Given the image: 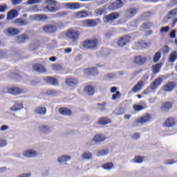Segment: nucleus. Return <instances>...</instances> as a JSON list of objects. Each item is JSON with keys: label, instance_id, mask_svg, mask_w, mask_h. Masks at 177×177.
<instances>
[{"label": "nucleus", "instance_id": "nucleus-1", "mask_svg": "<svg viewBox=\"0 0 177 177\" xmlns=\"http://www.w3.org/2000/svg\"><path fill=\"white\" fill-rule=\"evenodd\" d=\"M99 44V40L97 39H86L83 41L82 46L84 49H95L97 48V45Z\"/></svg>", "mask_w": 177, "mask_h": 177}, {"label": "nucleus", "instance_id": "nucleus-2", "mask_svg": "<svg viewBox=\"0 0 177 177\" xmlns=\"http://www.w3.org/2000/svg\"><path fill=\"white\" fill-rule=\"evenodd\" d=\"M162 84V79L159 77L153 81V82L149 86L144 92L143 95H149V93H151V91H156V88L160 86Z\"/></svg>", "mask_w": 177, "mask_h": 177}, {"label": "nucleus", "instance_id": "nucleus-3", "mask_svg": "<svg viewBox=\"0 0 177 177\" xmlns=\"http://www.w3.org/2000/svg\"><path fill=\"white\" fill-rule=\"evenodd\" d=\"M66 36L69 39H71V41H73V42H75L80 38V31L74 28L69 29L66 32Z\"/></svg>", "mask_w": 177, "mask_h": 177}, {"label": "nucleus", "instance_id": "nucleus-4", "mask_svg": "<svg viewBox=\"0 0 177 177\" xmlns=\"http://www.w3.org/2000/svg\"><path fill=\"white\" fill-rule=\"evenodd\" d=\"M120 17L118 12H113L104 17V23H112L114 20H117Z\"/></svg>", "mask_w": 177, "mask_h": 177}, {"label": "nucleus", "instance_id": "nucleus-5", "mask_svg": "<svg viewBox=\"0 0 177 177\" xmlns=\"http://www.w3.org/2000/svg\"><path fill=\"white\" fill-rule=\"evenodd\" d=\"M65 83L68 86H71L72 88H74L75 86H77L78 85V80L73 77H68L65 79Z\"/></svg>", "mask_w": 177, "mask_h": 177}, {"label": "nucleus", "instance_id": "nucleus-6", "mask_svg": "<svg viewBox=\"0 0 177 177\" xmlns=\"http://www.w3.org/2000/svg\"><path fill=\"white\" fill-rule=\"evenodd\" d=\"M65 6L66 9H69L70 10H77L78 9H81V3L78 2L66 3Z\"/></svg>", "mask_w": 177, "mask_h": 177}, {"label": "nucleus", "instance_id": "nucleus-7", "mask_svg": "<svg viewBox=\"0 0 177 177\" xmlns=\"http://www.w3.org/2000/svg\"><path fill=\"white\" fill-rule=\"evenodd\" d=\"M88 12L86 10L76 12L73 14V17L75 19H85L86 17H88Z\"/></svg>", "mask_w": 177, "mask_h": 177}, {"label": "nucleus", "instance_id": "nucleus-8", "mask_svg": "<svg viewBox=\"0 0 177 177\" xmlns=\"http://www.w3.org/2000/svg\"><path fill=\"white\" fill-rule=\"evenodd\" d=\"M8 93H10L11 95H17L23 93V91L20 89L19 87H10L7 88Z\"/></svg>", "mask_w": 177, "mask_h": 177}, {"label": "nucleus", "instance_id": "nucleus-9", "mask_svg": "<svg viewBox=\"0 0 177 177\" xmlns=\"http://www.w3.org/2000/svg\"><path fill=\"white\" fill-rule=\"evenodd\" d=\"M136 9L135 8H129L124 13V17L127 20H129V19H132L133 16L136 15Z\"/></svg>", "mask_w": 177, "mask_h": 177}, {"label": "nucleus", "instance_id": "nucleus-10", "mask_svg": "<svg viewBox=\"0 0 177 177\" xmlns=\"http://www.w3.org/2000/svg\"><path fill=\"white\" fill-rule=\"evenodd\" d=\"M129 41H131V37L126 35L120 38V39L118 41V46H125L127 44H129Z\"/></svg>", "mask_w": 177, "mask_h": 177}, {"label": "nucleus", "instance_id": "nucleus-11", "mask_svg": "<svg viewBox=\"0 0 177 177\" xmlns=\"http://www.w3.org/2000/svg\"><path fill=\"white\" fill-rule=\"evenodd\" d=\"M175 88H176V84L174 82H169L163 86V91L165 92H171Z\"/></svg>", "mask_w": 177, "mask_h": 177}, {"label": "nucleus", "instance_id": "nucleus-12", "mask_svg": "<svg viewBox=\"0 0 177 177\" xmlns=\"http://www.w3.org/2000/svg\"><path fill=\"white\" fill-rule=\"evenodd\" d=\"M97 26V22L95 20L86 19L82 21L83 27H95Z\"/></svg>", "mask_w": 177, "mask_h": 177}, {"label": "nucleus", "instance_id": "nucleus-13", "mask_svg": "<svg viewBox=\"0 0 177 177\" xmlns=\"http://www.w3.org/2000/svg\"><path fill=\"white\" fill-rule=\"evenodd\" d=\"M84 74L86 75H97V68L94 67L84 69Z\"/></svg>", "mask_w": 177, "mask_h": 177}, {"label": "nucleus", "instance_id": "nucleus-14", "mask_svg": "<svg viewBox=\"0 0 177 177\" xmlns=\"http://www.w3.org/2000/svg\"><path fill=\"white\" fill-rule=\"evenodd\" d=\"M145 86V82L143 81H139L132 88V91L134 92V93H138V92H140V91L142 90V88Z\"/></svg>", "mask_w": 177, "mask_h": 177}, {"label": "nucleus", "instance_id": "nucleus-15", "mask_svg": "<svg viewBox=\"0 0 177 177\" xmlns=\"http://www.w3.org/2000/svg\"><path fill=\"white\" fill-rule=\"evenodd\" d=\"M43 30L45 32H56L57 28L55 25H46Z\"/></svg>", "mask_w": 177, "mask_h": 177}, {"label": "nucleus", "instance_id": "nucleus-16", "mask_svg": "<svg viewBox=\"0 0 177 177\" xmlns=\"http://www.w3.org/2000/svg\"><path fill=\"white\" fill-rule=\"evenodd\" d=\"M151 120V115L149 114L145 115L140 119L137 120L138 124H146V122H149Z\"/></svg>", "mask_w": 177, "mask_h": 177}, {"label": "nucleus", "instance_id": "nucleus-17", "mask_svg": "<svg viewBox=\"0 0 177 177\" xmlns=\"http://www.w3.org/2000/svg\"><path fill=\"white\" fill-rule=\"evenodd\" d=\"M24 106L23 102H15L10 109V111H19L22 110Z\"/></svg>", "mask_w": 177, "mask_h": 177}, {"label": "nucleus", "instance_id": "nucleus-18", "mask_svg": "<svg viewBox=\"0 0 177 177\" xmlns=\"http://www.w3.org/2000/svg\"><path fill=\"white\" fill-rule=\"evenodd\" d=\"M33 70L37 73H46V68L42 64L33 65Z\"/></svg>", "mask_w": 177, "mask_h": 177}, {"label": "nucleus", "instance_id": "nucleus-19", "mask_svg": "<svg viewBox=\"0 0 177 177\" xmlns=\"http://www.w3.org/2000/svg\"><path fill=\"white\" fill-rule=\"evenodd\" d=\"M29 37L26 34H22L17 37V42L18 44H24L27 39H28Z\"/></svg>", "mask_w": 177, "mask_h": 177}, {"label": "nucleus", "instance_id": "nucleus-20", "mask_svg": "<svg viewBox=\"0 0 177 177\" xmlns=\"http://www.w3.org/2000/svg\"><path fill=\"white\" fill-rule=\"evenodd\" d=\"M71 160V156H62L58 158L57 161L59 164H66L68 161Z\"/></svg>", "mask_w": 177, "mask_h": 177}, {"label": "nucleus", "instance_id": "nucleus-21", "mask_svg": "<svg viewBox=\"0 0 177 177\" xmlns=\"http://www.w3.org/2000/svg\"><path fill=\"white\" fill-rule=\"evenodd\" d=\"M39 131L41 133L46 135L50 132V128L46 125H41L39 127Z\"/></svg>", "mask_w": 177, "mask_h": 177}, {"label": "nucleus", "instance_id": "nucleus-22", "mask_svg": "<svg viewBox=\"0 0 177 177\" xmlns=\"http://www.w3.org/2000/svg\"><path fill=\"white\" fill-rule=\"evenodd\" d=\"M134 63L136 64H145L146 63V57L142 56L136 57Z\"/></svg>", "mask_w": 177, "mask_h": 177}, {"label": "nucleus", "instance_id": "nucleus-23", "mask_svg": "<svg viewBox=\"0 0 177 177\" xmlns=\"http://www.w3.org/2000/svg\"><path fill=\"white\" fill-rule=\"evenodd\" d=\"M106 140V136L103 134H97L94 137V141L95 143H100V142H104Z\"/></svg>", "mask_w": 177, "mask_h": 177}, {"label": "nucleus", "instance_id": "nucleus-24", "mask_svg": "<svg viewBox=\"0 0 177 177\" xmlns=\"http://www.w3.org/2000/svg\"><path fill=\"white\" fill-rule=\"evenodd\" d=\"M84 92L88 96H92V95L95 94V88L92 86H87L84 88Z\"/></svg>", "mask_w": 177, "mask_h": 177}, {"label": "nucleus", "instance_id": "nucleus-25", "mask_svg": "<svg viewBox=\"0 0 177 177\" xmlns=\"http://www.w3.org/2000/svg\"><path fill=\"white\" fill-rule=\"evenodd\" d=\"M17 10H11L7 15L8 20H12L15 17H17Z\"/></svg>", "mask_w": 177, "mask_h": 177}, {"label": "nucleus", "instance_id": "nucleus-26", "mask_svg": "<svg viewBox=\"0 0 177 177\" xmlns=\"http://www.w3.org/2000/svg\"><path fill=\"white\" fill-rule=\"evenodd\" d=\"M24 156L27 158L35 157L37 156V151L31 149L27 150L24 152Z\"/></svg>", "mask_w": 177, "mask_h": 177}, {"label": "nucleus", "instance_id": "nucleus-27", "mask_svg": "<svg viewBox=\"0 0 177 177\" xmlns=\"http://www.w3.org/2000/svg\"><path fill=\"white\" fill-rule=\"evenodd\" d=\"M110 122H111V120L107 117H102L98 121L100 125H107V124H110Z\"/></svg>", "mask_w": 177, "mask_h": 177}, {"label": "nucleus", "instance_id": "nucleus-28", "mask_svg": "<svg viewBox=\"0 0 177 177\" xmlns=\"http://www.w3.org/2000/svg\"><path fill=\"white\" fill-rule=\"evenodd\" d=\"M44 81L47 82V84H50V85H57L59 84V82L55 78L53 77H46L44 79Z\"/></svg>", "mask_w": 177, "mask_h": 177}, {"label": "nucleus", "instance_id": "nucleus-29", "mask_svg": "<svg viewBox=\"0 0 177 177\" xmlns=\"http://www.w3.org/2000/svg\"><path fill=\"white\" fill-rule=\"evenodd\" d=\"M35 113L40 114L41 115H45L46 114V108L44 106H39L35 110Z\"/></svg>", "mask_w": 177, "mask_h": 177}, {"label": "nucleus", "instance_id": "nucleus-30", "mask_svg": "<svg viewBox=\"0 0 177 177\" xmlns=\"http://www.w3.org/2000/svg\"><path fill=\"white\" fill-rule=\"evenodd\" d=\"M177 60V52H172L169 57V63H175Z\"/></svg>", "mask_w": 177, "mask_h": 177}, {"label": "nucleus", "instance_id": "nucleus-31", "mask_svg": "<svg viewBox=\"0 0 177 177\" xmlns=\"http://www.w3.org/2000/svg\"><path fill=\"white\" fill-rule=\"evenodd\" d=\"M20 32V29H17L16 28H9L8 29V33L10 35H17Z\"/></svg>", "mask_w": 177, "mask_h": 177}, {"label": "nucleus", "instance_id": "nucleus-32", "mask_svg": "<svg viewBox=\"0 0 177 177\" xmlns=\"http://www.w3.org/2000/svg\"><path fill=\"white\" fill-rule=\"evenodd\" d=\"M161 67H162V64H157L152 66V71L153 74H158L160 73V70H161Z\"/></svg>", "mask_w": 177, "mask_h": 177}, {"label": "nucleus", "instance_id": "nucleus-33", "mask_svg": "<svg viewBox=\"0 0 177 177\" xmlns=\"http://www.w3.org/2000/svg\"><path fill=\"white\" fill-rule=\"evenodd\" d=\"M45 12H50L51 13H55V12H57L59 8H56L55 6H47L44 8Z\"/></svg>", "mask_w": 177, "mask_h": 177}, {"label": "nucleus", "instance_id": "nucleus-34", "mask_svg": "<svg viewBox=\"0 0 177 177\" xmlns=\"http://www.w3.org/2000/svg\"><path fill=\"white\" fill-rule=\"evenodd\" d=\"M161 109L163 110V111H168L169 109H172V102H167L163 104L161 106Z\"/></svg>", "mask_w": 177, "mask_h": 177}, {"label": "nucleus", "instance_id": "nucleus-35", "mask_svg": "<svg viewBox=\"0 0 177 177\" xmlns=\"http://www.w3.org/2000/svg\"><path fill=\"white\" fill-rule=\"evenodd\" d=\"M59 113L62 115H71V111L67 108H60Z\"/></svg>", "mask_w": 177, "mask_h": 177}, {"label": "nucleus", "instance_id": "nucleus-36", "mask_svg": "<svg viewBox=\"0 0 177 177\" xmlns=\"http://www.w3.org/2000/svg\"><path fill=\"white\" fill-rule=\"evenodd\" d=\"M109 153H110V151L107 149L99 150L97 153V157H103L104 156H107Z\"/></svg>", "mask_w": 177, "mask_h": 177}, {"label": "nucleus", "instance_id": "nucleus-37", "mask_svg": "<svg viewBox=\"0 0 177 177\" xmlns=\"http://www.w3.org/2000/svg\"><path fill=\"white\" fill-rule=\"evenodd\" d=\"M120 8H121V4L113 2L109 6L108 9L109 10H116V9H120Z\"/></svg>", "mask_w": 177, "mask_h": 177}, {"label": "nucleus", "instance_id": "nucleus-38", "mask_svg": "<svg viewBox=\"0 0 177 177\" xmlns=\"http://www.w3.org/2000/svg\"><path fill=\"white\" fill-rule=\"evenodd\" d=\"M165 127H171L175 125V119L170 118L165 121Z\"/></svg>", "mask_w": 177, "mask_h": 177}, {"label": "nucleus", "instance_id": "nucleus-39", "mask_svg": "<svg viewBox=\"0 0 177 177\" xmlns=\"http://www.w3.org/2000/svg\"><path fill=\"white\" fill-rule=\"evenodd\" d=\"M175 16H177V8H174L169 12L167 19H172L173 17H175Z\"/></svg>", "mask_w": 177, "mask_h": 177}, {"label": "nucleus", "instance_id": "nucleus-40", "mask_svg": "<svg viewBox=\"0 0 177 177\" xmlns=\"http://www.w3.org/2000/svg\"><path fill=\"white\" fill-rule=\"evenodd\" d=\"M34 19L37 20L38 21H39L41 20H47L48 17L46 15H35L34 16Z\"/></svg>", "mask_w": 177, "mask_h": 177}, {"label": "nucleus", "instance_id": "nucleus-41", "mask_svg": "<svg viewBox=\"0 0 177 177\" xmlns=\"http://www.w3.org/2000/svg\"><path fill=\"white\" fill-rule=\"evenodd\" d=\"M97 16H102V15H106L107 13V9L106 8H99L96 10Z\"/></svg>", "mask_w": 177, "mask_h": 177}, {"label": "nucleus", "instance_id": "nucleus-42", "mask_svg": "<svg viewBox=\"0 0 177 177\" xmlns=\"http://www.w3.org/2000/svg\"><path fill=\"white\" fill-rule=\"evenodd\" d=\"M52 70L54 71H60L62 70V65L57 64H53L50 66Z\"/></svg>", "mask_w": 177, "mask_h": 177}, {"label": "nucleus", "instance_id": "nucleus-43", "mask_svg": "<svg viewBox=\"0 0 177 177\" xmlns=\"http://www.w3.org/2000/svg\"><path fill=\"white\" fill-rule=\"evenodd\" d=\"M161 59V52H157L153 56V63H157Z\"/></svg>", "mask_w": 177, "mask_h": 177}, {"label": "nucleus", "instance_id": "nucleus-44", "mask_svg": "<svg viewBox=\"0 0 177 177\" xmlns=\"http://www.w3.org/2000/svg\"><path fill=\"white\" fill-rule=\"evenodd\" d=\"M15 23L17 24H19V26H27V22L24 19H18L15 21Z\"/></svg>", "mask_w": 177, "mask_h": 177}, {"label": "nucleus", "instance_id": "nucleus-45", "mask_svg": "<svg viewBox=\"0 0 177 177\" xmlns=\"http://www.w3.org/2000/svg\"><path fill=\"white\" fill-rule=\"evenodd\" d=\"M82 156L84 160H91V158H92V153L89 152H84Z\"/></svg>", "mask_w": 177, "mask_h": 177}, {"label": "nucleus", "instance_id": "nucleus-46", "mask_svg": "<svg viewBox=\"0 0 177 177\" xmlns=\"http://www.w3.org/2000/svg\"><path fill=\"white\" fill-rule=\"evenodd\" d=\"M140 45L141 48H143L144 49H147V48H149L151 45V44L150 42L142 41L140 43Z\"/></svg>", "mask_w": 177, "mask_h": 177}, {"label": "nucleus", "instance_id": "nucleus-47", "mask_svg": "<svg viewBox=\"0 0 177 177\" xmlns=\"http://www.w3.org/2000/svg\"><path fill=\"white\" fill-rule=\"evenodd\" d=\"M124 113H125V110L124 109V108H120L115 111L114 114H115V115H122Z\"/></svg>", "mask_w": 177, "mask_h": 177}, {"label": "nucleus", "instance_id": "nucleus-48", "mask_svg": "<svg viewBox=\"0 0 177 177\" xmlns=\"http://www.w3.org/2000/svg\"><path fill=\"white\" fill-rule=\"evenodd\" d=\"M113 167V162L105 163L102 165V168H104V169H111Z\"/></svg>", "mask_w": 177, "mask_h": 177}, {"label": "nucleus", "instance_id": "nucleus-49", "mask_svg": "<svg viewBox=\"0 0 177 177\" xmlns=\"http://www.w3.org/2000/svg\"><path fill=\"white\" fill-rule=\"evenodd\" d=\"M133 161L137 164H140V162H143V158L140 156H136L133 158Z\"/></svg>", "mask_w": 177, "mask_h": 177}, {"label": "nucleus", "instance_id": "nucleus-50", "mask_svg": "<svg viewBox=\"0 0 177 177\" xmlns=\"http://www.w3.org/2000/svg\"><path fill=\"white\" fill-rule=\"evenodd\" d=\"M46 3L48 6H56L57 5V2L55 0H46Z\"/></svg>", "mask_w": 177, "mask_h": 177}, {"label": "nucleus", "instance_id": "nucleus-51", "mask_svg": "<svg viewBox=\"0 0 177 177\" xmlns=\"http://www.w3.org/2000/svg\"><path fill=\"white\" fill-rule=\"evenodd\" d=\"M121 97V93L120 91H116L115 94L112 95L113 100H117V99H120Z\"/></svg>", "mask_w": 177, "mask_h": 177}, {"label": "nucleus", "instance_id": "nucleus-52", "mask_svg": "<svg viewBox=\"0 0 177 177\" xmlns=\"http://www.w3.org/2000/svg\"><path fill=\"white\" fill-rule=\"evenodd\" d=\"M170 50H171V48H169L168 46H165L162 48V52L165 55H167V53H169Z\"/></svg>", "mask_w": 177, "mask_h": 177}, {"label": "nucleus", "instance_id": "nucleus-53", "mask_svg": "<svg viewBox=\"0 0 177 177\" xmlns=\"http://www.w3.org/2000/svg\"><path fill=\"white\" fill-rule=\"evenodd\" d=\"M135 111H141V110H145V107L142 105L136 104L133 106Z\"/></svg>", "mask_w": 177, "mask_h": 177}, {"label": "nucleus", "instance_id": "nucleus-54", "mask_svg": "<svg viewBox=\"0 0 177 177\" xmlns=\"http://www.w3.org/2000/svg\"><path fill=\"white\" fill-rule=\"evenodd\" d=\"M67 15H68L67 12L62 11V12H57L56 14V16L57 17H64V16H67Z\"/></svg>", "mask_w": 177, "mask_h": 177}, {"label": "nucleus", "instance_id": "nucleus-55", "mask_svg": "<svg viewBox=\"0 0 177 177\" xmlns=\"http://www.w3.org/2000/svg\"><path fill=\"white\" fill-rule=\"evenodd\" d=\"M28 5H34V3H41V0H28Z\"/></svg>", "mask_w": 177, "mask_h": 177}, {"label": "nucleus", "instance_id": "nucleus-56", "mask_svg": "<svg viewBox=\"0 0 177 177\" xmlns=\"http://www.w3.org/2000/svg\"><path fill=\"white\" fill-rule=\"evenodd\" d=\"M169 31V26H164L160 28V32H168Z\"/></svg>", "mask_w": 177, "mask_h": 177}, {"label": "nucleus", "instance_id": "nucleus-57", "mask_svg": "<svg viewBox=\"0 0 177 177\" xmlns=\"http://www.w3.org/2000/svg\"><path fill=\"white\" fill-rule=\"evenodd\" d=\"M97 106H98L99 110H101L102 111L106 109V103L97 104Z\"/></svg>", "mask_w": 177, "mask_h": 177}, {"label": "nucleus", "instance_id": "nucleus-58", "mask_svg": "<svg viewBox=\"0 0 177 177\" xmlns=\"http://www.w3.org/2000/svg\"><path fill=\"white\" fill-rule=\"evenodd\" d=\"M6 9H8L6 6L0 5V13H4V12H6Z\"/></svg>", "mask_w": 177, "mask_h": 177}, {"label": "nucleus", "instance_id": "nucleus-59", "mask_svg": "<svg viewBox=\"0 0 177 177\" xmlns=\"http://www.w3.org/2000/svg\"><path fill=\"white\" fill-rule=\"evenodd\" d=\"M46 93L49 96H55V95H56V91H55V90H48Z\"/></svg>", "mask_w": 177, "mask_h": 177}, {"label": "nucleus", "instance_id": "nucleus-60", "mask_svg": "<svg viewBox=\"0 0 177 177\" xmlns=\"http://www.w3.org/2000/svg\"><path fill=\"white\" fill-rule=\"evenodd\" d=\"M170 38H171V39H175V38H176V31L175 30H173L170 32Z\"/></svg>", "mask_w": 177, "mask_h": 177}, {"label": "nucleus", "instance_id": "nucleus-61", "mask_svg": "<svg viewBox=\"0 0 177 177\" xmlns=\"http://www.w3.org/2000/svg\"><path fill=\"white\" fill-rule=\"evenodd\" d=\"M8 143L6 142V140L3 139H0V147H5Z\"/></svg>", "mask_w": 177, "mask_h": 177}, {"label": "nucleus", "instance_id": "nucleus-62", "mask_svg": "<svg viewBox=\"0 0 177 177\" xmlns=\"http://www.w3.org/2000/svg\"><path fill=\"white\" fill-rule=\"evenodd\" d=\"M9 129V126L8 125H2L0 128V131L2 132H5V131H8Z\"/></svg>", "mask_w": 177, "mask_h": 177}, {"label": "nucleus", "instance_id": "nucleus-63", "mask_svg": "<svg viewBox=\"0 0 177 177\" xmlns=\"http://www.w3.org/2000/svg\"><path fill=\"white\" fill-rule=\"evenodd\" d=\"M23 2V0H12V5H19V3H21Z\"/></svg>", "mask_w": 177, "mask_h": 177}, {"label": "nucleus", "instance_id": "nucleus-64", "mask_svg": "<svg viewBox=\"0 0 177 177\" xmlns=\"http://www.w3.org/2000/svg\"><path fill=\"white\" fill-rule=\"evenodd\" d=\"M139 138H140V134H139V133H136L134 134H133L132 136V138L133 139H139Z\"/></svg>", "mask_w": 177, "mask_h": 177}]
</instances>
